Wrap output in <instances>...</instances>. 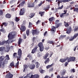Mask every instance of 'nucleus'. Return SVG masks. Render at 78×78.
<instances>
[{"label": "nucleus", "instance_id": "5701e85b", "mask_svg": "<svg viewBox=\"0 0 78 78\" xmlns=\"http://www.w3.org/2000/svg\"><path fill=\"white\" fill-rule=\"evenodd\" d=\"M36 68H37L39 67L40 64H39L38 62H37L36 63Z\"/></svg>", "mask_w": 78, "mask_h": 78}, {"label": "nucleus", "instance_id": "9d476101", "mask_svg": "<svg viewBox=\"0 0 78 78\" xmlns=\"http://www.w3.org/2000/svg\"><path fill=\"white\" fill-rule=\"evenodd\" d=\"M29 68H30V69H31V70L34 69L35 68V65L34 64H32L30 65Z\"/></svg>", "mask_w": 78, "mask_h": 78}, {"label": "nucleus", "instance_id": "a878e982", "mask_svg": "<svg viewBox=\"0 0 78 78\" xmlns=\"http://www.w3.org/2000/svg\"><path fill=\"white\" fill-rule=\"evenodd\" d=\"M5 49V48L4 47H0V51H3Z\"/></svg>", "mask_w": 78, "mask_h": 78}, {"label": "nucleus", "instance_id": "c85d7f7f", "mask_svg": "<svg viewBox=\"0 0 78 78\" xmlns=\"http://www.w3.org/2000/svg\"><path fill=\"white\" fill-rule=\"evenodd\" d=\"M63 2V0L58 1V5L59 6V4H60V3H62Z\"/></svg>", "mask_w": 78, "mask_h": 78}, {"label": "nucleus", "instance_id": "ea45409f", "mask_svg": "<svg viewBox=\"0 0 78 78\" xmlns=\"http://www.w3.org/2000/svg\"><path fill=\"white\" fill-rule=\"evenodd\" d=\"M54 42L53 41H49L48 42V44H53V43Z\"/></svg>", "mask_w": 78, "mask_h": 78}, {"label": "nucleus", "instance_id": "f03ea898", "mask_svg": "<svg viewBox=\"0 0 78 78\" xmlns=\"http://www.w3.org/2000/svg\"><path fill=\"white\" fill-rule=\"evenodd\" d=\"M38 46L40 48V51H43L44 48V46H43V44H42V43H40L38 44Z\"/></svg>", "mask_w": 78, "mask_h": 78}, {"label": "nucleus", "instance_id": "de8ad7c7", "mask_svg": "<svg viewBox=\"0 0 78 78\" xmlns=\"http://www.w3.org/2000/svg\"><path fill=\"white\" fill-rule=\"evenodd\" d=\"M63 5H62L61 7H59L58 8V9H62V8H63Z\"/></svg>", "mask_w": 78, "mask_h": 78}, {"label": "nucleus", "instance_id": "052dcab7", "mask_svg": "<svg viewBox=\"0 0 78 78\" xmlns=\"http://www.w3.org/2000/svg\"><path fill=\"white\" fill-rule=\"evenodd\" d=\"M5 51L6 52H8V51H9V48H7V49L5 50Z\"/></svg>", "mask_w": 78, "mask_h": 78}, {"label": "nucleus", "instance_id": "6e6552de", "mask_svg": "<svg viewBox=\"0 0 78 78\" xmlns=\"http://www.w3.org/2000/svg\"><path fill=\"white\" fill-rule=\"evenodd\" d=\"M1 67H2V69H3V68L5 67V65L2 61H0V68Z\"/></svg>", "mask_w": 78, "mask_h": 78}, {"label": "nucleus", "instance_id": "b1692460", "mask_svg": "<svg viewBox=\"0 0 78 78\" xmlns=\"http://www.w3.org/2000/svg\"><path fill=\"white\" fill-rule=\"evenodd\" d=\"M5 58V57L4 56H2L1 57H0V61H2V60L4 59Z\"/></svg>", "mask_w": 78, "mask_h": 78}, {"label": "nucleus", "instance_id": "a18cd8bd", "mask_svg": "<svg viewBox=\"0 0 78 78\" xmlns=\"http://www.w3.org/2000/svg\"><path fill=\"white\" fill-rule=\"evenodd\" d=\"M33 25V24L31 22H29V27H31Z\"/></svg>", "mask_w": 78, "mask_h": 78}, {"label": "nucleus", "instance_id": "49530a36", "mask_svg": "<svg viewBox=\"0 0 78 78\" xmlns=\"http://www.w3.org/2000/svg\"><path fill=\"white\" fill-rule=\"evenodd\" d=\"M3 14V11L2 10H0V16H1Z\"/></svg>", "mask_w": 78, "mask_h": 78}, {"label": "nucleus", "instance_id": "423d86ee", "mask_svg": "<svg viewBox=\"0 0 78 78\" xmlns=\"http://www.w3.org/2000/svg\"><path fill=\"white\" fill-rule=\"evenodd\" d=\"M58 28V27H55L54 26H52V28L51 30V31L52 32V33H54L56 32V28Z\"/></svg>", "mask_w": 78, "mask_h": 78}, {"label": "nucleus", "instance_id": "4d7b16f0", "mask_svg": "<svg viewBox=\"0 0 78 78\" xmlns=\"http://www.w3.org/2000/svg\"><path fill=\"white\" fill-rule=\"evenodd\" d=\"M50 8V5H48V9H46L45 10V11H47V10H48V9Z\"/></svg>", "mask_w": 78, "mask_h": 78}, {"label": "nucleus", "instance_id": "4be33fe9", "mask_svg": "<svg viewBox=\"0 0 78 78\" xmlns=\"http://www.w3.org/2000/svg\"><path fill=\"white\" fill-rule=\"evenodd\" d=\"M66 59H67H67H68V62H70V61H72L71 57L69 58L68 57H66Z\"/></svg>", "mask_w": 78, "mask_h": 78}, {"label": "nucleus", "instance_id": "2f4dec72", "mask_svg": "<svg viewBox=\"0 0 78 78\" xmlns=\"http://www.w3.org/2000/svg\"><path fill=\"white\" fill-rule=\"evenodd\" d=\"M71 61H74V60H75V57H71Z\"/></svg>", "mask_w": 78, "mask_h": 78}, {"label": "nucleus", "instance_id": "09e8293b", "mask_svg": "<svg viewBox=\"0 0 78 78\" xmlns=\"http://www.w3.org/2000/svg\"><path fill=\"white\" fill-rule=\"evenodd\" d=\"M69 63L67 62H65V66H67V65H68V64Z\"/></svg>", "mask_w": 78, "mask_h": 78}, {"label": "nucleus", "instance_id": "e2e57ef3", "mask_svg": "<svg viewBox=\"0 0 78 78\" xmlns=\"http://www.w3.org/2000/svg\"><path fill=\"white\" fill-rule=\"evenodd\" d=\"M47 31H46L44 34V36H45V35H46V34H47Z\"/></svg>", "mask_w": 78, "mask_h": 78}, {"label": "nucleus", "instance_id": "c9c22d12", "mask_svg": "<svg viewBox=\"0 0 78 78\" xmlns=\"http://www.w3.org/2000/svg\"><path fill=\"white\" fill-rule=\"evenodd\" d=\"M10 66L11 67H13V66H14V62H12L10 64Z\"/></svg>", "mask_w": 78, "mask_h": 78}, {"label": "nucleus", "instance_id": "f8f14e48", "mask_svg": "<svg viewBox=\"0 0 78 78\" xmlns=\"http://www.w3.org/2000/svg\"><path fill=\"white\" fill-rule=\"evenodd\" d=\"M67 61V59L66 58H62L60 59L59 61L60 62H66Z\"/></svg>", "mask_w": 78, "mask_h": 78}, {"label": "nucleus", "instance_id": "20e7f679", "mask_svg": "<svg viewBox=\"0 0 78 78\" xmlns=\"http://www.w3.org/2000/svg\"><path fill=\"white\" fill-rule=\"evenodd\" d=\"M25 14V9L23 8L21 9L20 11V16H22V15H24Z\"/></svg>", "mask_w": 78, "mask_h": 78}, {"label": "nucleus", "instance_id": "680f3d73", "mask_svg": "<svg viewBox=\"0 0 78 78\" xmlns=\"http://www.w3.org/2000/svg\"><path fill=\"white\" fill-rule=\"evenodd\" d=\"M52 55H53V53L51 52V53L50 54H49L50 57H51V56H52Z\"/></svg>", "mask_w": 78, "mask_h": 78}, {"label": "nucleus", "instance_id": "a19ab883", "mask_svg": "<svg viewBox=\"0 0 78 78\" xmlns=\"http://www.w3.org/2000/svg\"><path fill=\"white\" fill-rule=\"evenodd\" d=\"M59 20H56L55 21V24H58L59 23Z\"/></svg>", "mask_w": 78, "mask_h": 78}, {"label": "nucleus", "instance_id": "4468645a", "mask_svg": "<svg viewBox=\"0 0 78 78\" xmlns=\"http://www.w3.org/2000/svg\"><path fill=\"white\" fill-rule=\"evenodd\" d=\"M20 30L22 31H25L26 30V27L24 26H23L21 27Z\"/></svg>", "mask_w": 78, "mask_h": 78}, {"label": "nucleus", "instance_id": "0e129e2a", "mask_svg": "<svg viewBox=\"0 0 78 78\" xmlns=\"http://www.w3.org/2000/svg\"><path fill=\"white\" fill-rule=\"evenodd\" d=\"M23 37L24 39H26V38H27V37H26L25 35H24L23 36Z\"/></svg>", "mask_w": 78, "mask_h": 78}, {"label": "nucleus", "instance_id": "c03bdc74", "mask_svg": "<svg viewBox=\"0 0 78 78\" xmlns=\"http://www.w3.org/2000/svg\"><path fill=\"white\" fill-rule=\"evenodd\" d=\"M74 11H76V12H78V8H76L74 10Z\"/></svg>", "mask_w": 78, "mask_h": 78}, {"label": "nucleus", "instance_id": "864d4df0", "mask_svg": "<svg viewBox=\"0 0 78 78\" xmlns=\"http://www.w3.org/2000/svg\"><path fill=\"white\" fill-rule=\"evenodd\" d=\"M65 25L66 27H69V24H68V23H66V24H65Z\"/></svg>", "mask_w": 78, "mask_h": 78}, {"label": "nucleus", "instance_id": "3c124183", "mask_svg": "<svg viewBox=\"0 0 78 78\" xmlns=\"http://www.w3.org/2000/svg\"><path fill=\"white\" fill-rule=\"evenodd\" d=\"M66 35H61L60 37L61 38H63V37H66Z\"/></svg>", "mask_w": 78, "mask_h": 78}, {"label": "nucleus", "instance_id": "a211bd4d", "mask_svg": "<svg viewBox=\"0 0 78 78\" xmlns=\"http://www.w3.org/2000/svg\"><path fill=\"white\" fill-rule=\"evenodd\" d=\"M34 13H31L30 14L29 16V19H31V18H32L33 17H34Z\"/></svg>", "mask_w": 78, "mask_h": 78}, {"label": "nucleus", "instance_id": "f257e3e1", "mask_svg": "<svg viewBox=\"0 0 78 78\" xmlns=\"http://www.w3.org/2000/svg\"><path fill=\"white\" fill-rule=\"evenodd\" d=\"M15 34H16V32L14 31L10 32L8 35V37L9 40L7 41H2V42H1V45H3L4 43L9 44V43H11V42L12 43V41H10L9 40L14 39L15 36Z\"/></svg>", "mask_w": 78, "mask_h": 78}, {"label": "nucleus", "instance_id": "7ed1b4c3", "mask_svg": "<svg viewBox=\"0 0 78 78\" xmlns=\"http://www.w3.org/2000/svg\"><path fill=\"white\" fill-rule=\"evenodd\" d=\"M18 55H19L20 56L18 58V57H17V61H18V60H20V56L22 55V50H21V49H20L18 50Z\"/></svg>", "mask_w": 78, "mask_h": 78}, {"label": "nucleus", "instance_id": "dca6fc26", "mask_svg": "<svg viewBox=\"0 0 78 78\" xmlns=\"http://www.w3.org/2000/svg\"><path fill=\"white\" fill-rule=\"evenodd\" d=\"M49 55L48 53H46L45 56H43V59H46L47 58L48 56Z\"/></svg>", "mask_w": 78, "mask_h": 78}, {"label": "nucleus", "instance_id": "393cba45", "mask_svg": "<svg viewBox=\"0 0 78 78\" xmlns=\"http://www.w3.org/2000/svg\"><path fill=\"white\" fill-rule=\"evenodd\" d=\"M5 17H6V18L9 19V18H11V15H10L9 14H7L6 15Z\"/></svg>", "mask_w": 78, "mask_h": 78}, {"label": "nucleus", "instance_id": "412c9836", "mask_svg": "<svg viewBox=\"0 0 78 78\" xmlns=\"http://www.w3.org/2000/svg\"><path fill=\"white\" fill-rule=\"evenodd\" d=\"M44 13H45V12H39V14L41 15V17H42L43 15H44Z\"/></svg>", "mask_w": 78, "mask_h": 78}, {"label": "nucleus", "instance_id": "774afa93", "mask_svg": "<svg viewBox=\"0 0 78 78\" xmlns=\"http://www.w3.org/2000/svg\"><path fill=\"white\" fill-rule=\"evenodd\" d=\"M57 78H61V76H59V75L57 76Z\"/></svg>", "mask_w": 78, "mask_h": 78}, {"label": "nucleus", "instance_id": "9b49d317", "mask_svg": "<svg viewBox=\"0 0 78 78\" xmlns=\"http://www.w3.org/2000/svg\"><path fill=\"white\" fill-rule=\"evenodd\" d=\"M71 30H72V28L71 27H69L68 30L66 31V33L69 34L71 32Z\"/></svg>", "mask_w": 78, "mask_h": 78}, {"label": "nucleus", "instance_id": "79ce46f5", "mask_svg": "<svg viewBox=\"0 0 78 78\" xmlns=\"http://www.w3.org/2000/svg\"><path fill=\"white\" fill-rule=\"evenodd\" d=\"M78 30V27H76L74 29V31H77Z\"/></svg>", "mask_w": 78, "mask_h": 78}, {"label": "nucleus", "instance_id": "39448f33", "mask_svg": "<svg viewBox=\"0 0 78 78\" xmlns=\"http://www.w3.org/2000/svg\"><path fill=\"white\" fill-rule=\"evenodd\" d=\"M38 33H39V31H37V30H33L32 34L33 36L35 34H37Z\"/></svg>", "mask_w": 78, "mask_h": 78}, {"label": "nucleus", "instance_id": "7c9ffc66", "mask_svg": "<svg viewBox=\"0 0 78 78\" xmlns=\"http://www.w3.org/2000/svg\"><path fill=\"white\" fill-rule=\"evenodd\" d=\"M27 57L28 58L29 57V59L30 60H32L33 59L32 58V57H31V55H28L27 56Z\"/></svg>", "mask_w": 78, "mask_h": 78}, {"label": "nucleus", "instance_id": "aec40b11", "mask_svg": "<svg viewBox=\"0 0 78 78\" xmlns=\"http://www.w3.org/2000/svg\"><path fill=\"white\" fill-rule=\"evenodd\" d=\"M53 66V64H52L51 65H48L46 66V68L48 69H50V68L52 67Z\"/></svg>", "mask_w": 78, "mask_h": 78}, {"label": "nucleus", "instance_id": "4c0bfd02", "mask_svg": "<svg viewBox=\"0 0 78 78\" xmlns=\"http://www.w3.org/2000/svg\"><path fill=\"white\" fill-rule=\"evenodd\" d=\"M15 20L16 22H18L20 20V19L17 17H16Z\"/></svg>", "mask_w": 78, "mask_h": 78}, {"label": "nucleus", "instance_id": "bb28decb", "mask_svg": "<svg viewBox=\"0 0 78 78\" xmlns=\"http://www.w3.org/2000/svg\"><path fill=\"white\" fill-rule=\"evenodd\" d=\"M23 68H24V69H23V72H25V70H26V69H27V65H24Z\"/></svg>", "mask_w": 78, "mask_h": 78}, {"label": "nucleus", "instance_id": "e433bc0d", "mask_svg": "<svg viewBox=\"0 0 78 78\" xmlns=\"http://www.w3.org/2000/svg\"><path fill=\"white\" fill-rule=\"evenodd\" d=\"M25 3V1L23 2L22 3H21L20 4V6H23V4Z\"/></svg>", "mask_w": 78, "mask_h": 78}, {"label": "nucleus", "instance_id": "1a4fd4ad", "mask_svg": "<svg viewBox=\"0 0 78 78\" xmlns=\"http://www.w3.org/2000/svg\"><path fill=\"white\" fill-rule=\"evenodd\" d=\"M28 7L31 8V7H34V4L33 3H28Z\"/></svg>", "mask_w": 78, "mask_h": 78}, {"label": "nucleus", "instance_id": "58836bf2", "mask_svg": "<svg viewBox=\"0 0 78 78\" xmlns=\"http://www.w3.org/2000/svg\"><path fill=\"white\" fill-rule=\"evenodd\" d=\"M2 24L3 25L5 26V27H6V26L8 25V24L7 23H2Z\"/></svg>", "mask_w": 78, "mask_h": 78}, {"label": "nucleus", "instance_id": "f3484780", "mask_svg": "<svg viewBox=\"0 0 78 78\" xmlns=\"http://www.w3.org/2000/svg\"><path fill=\"white\" fill-rule=\"evenodd\" d=\"M3 62L4 64H6L8 62V59H5Z\"/></svg>", "mask_w": 78, "mask_h": 78}, {"label": "nucleus", "instance_id": "72a5a7b5", "mask_svg": "<svg viewBox=\"0 0 78 78\" xmlns=\"http://www.w3.org/2000/svg\"><path fill=\"white\" fill-rule=\"evenodd\" d=\"M30 33V30H27L26 31V34L27 35V36L29 35V33Z\"/></svg>", "mask_w": 78, "mask_h": 78}, {"label": "nucleus", "instance_id": "473e14b6", "mask_svg": "<svg viewBox=\"0 0 78 78\" xmlns=\"http://www.w3.org/2000/svg\"><path fill=\"white\" fill-rule=\"evenodd\" d=\"M5 31V30L4 28H2L1 29H0V31L1 32H3V33H4Z\"/></svg>", "mask_w": 78, "mask_h": 78}, {"label": "nucleus", "instance_id": "6ab92c4d", "mask_svg": "<svg viewBox=\"0 0 78 78\" xmlns=\"http://www.w3.org/2000/svg\"><path fill=\"white\" fill-rule=\"evenodd\" d=\"M66 12H67V10H66V12L65 13H62L60 15V17H63L64 16V14H66Z\"/></svg>", "mask_w": 78, "mask_h": 78}, {"label": "nucleus", "instance_id": "69168bd1", "mask_svg": "<svg viewBox=\"0 0 78 78\" xmlns=\"http://www.w3.org/2000/svg\"><path fill=\"white\" fill-rule=\"evenodd\" d=\"M19 61H18L17 63H16V66H19Z\"/></svg>", "mask_w": 78, "mask_h": 78}, {"label": "nucleus", "instance_id": "37998d69", "mask_svg": "<svg viewBox=\"0 0 78 78\" xmlns=\"http://www.w3.org/2000/svg\"><path fill=\"white\" fill-rule=\"evenodd\" d=\"M66 71H62V72H61V73L62 75H64V74L66 73Z\"/></svg>", "mask_w": 78, "mask_h": 78}, {"label": "nucleus", "instance_id": "5fc2aeb1", "mask_svg": "<svg viewBox=\"0 0 78 78\" xmlns=\"http://www.w3.org/2000/svg\"><path fill=\"white\" fill-rule=\"evenodd\" d=\"M16 55H17V53H14L13 54V56L14 57H16Z\"/></svg>", "mask_w": 78, "mask_h": 78}, {"label": "nucleus", "instance_id": "cd10ccee", "mask_svg": "<svg viewBox=\"0 0 78 78\" xmlns=\"http://www.w3.org/2000/svg\"><path fill=\"white\" fill-rule=\"evenodd\" d=\"M5 59H7L8 60H9V55H7L5 56Z\"/></svg>", "mask_w": 78, "mask_h": 78}, {"label": "nucleus", "instance_id": "6e6d98bb", "mask_svg": "<svg viewBox=\"0 0 78 78\" xmlns=\"http://www.w3.org/2000/svg\"><path fill=\"white\" fill-rule=\"evenodd\" d=\"M40 22H41V21L40 20H38L37 22V23H36L37 25H38V24L39 23H40Z\"/></svg>", "mask_w": 78, "mask_h": 78}, {"label": "nucleus", "instance_id": "0eeeda50", "mask_svg": "<svg viewBox=\"0 0 78 78\" xmlns=\"http://www.w3.org/2000/svg\"><path fill=\"white\" fill-rule=\"evenodd\" d=\"M12 76H13V75L12 74H11L10 73H9V74H7L6 76V78H12Z\"/></svg>", "mask_w": 78, "mask_h": 78}, {"label": "nucleus", "instance_id": "2eb2a0df", "mask_svg": "<svg viewBox=\"0 0 78 78\" xmlns=\"http://www.w3.org/2000/svg\"><path fill=\"white\" fill-rule=\"evenodd\" d=\"M50 61V59L49 58H48L46 59L44 61V63L45 64H47V63H48Z\"/></svg>", "mask_w": 78, "mask_h": 78}, {"label": "nucleus", "instance_id": "603ef678", "mask_svg": "<svg viewBox=\"0 0 78 78\" xmlns=\"http://www.w3.org/2000/svg\"><path fill=\"white\" fill-rule=\"evenodd\" d=\"M78 47V46H77L74 47V51H75V50H76V48Z\"/></svg>", "mask_w": 78, "mask_h": 78}, {"label": "nucleus", "instance_id": "338daca9", "mask_svg": "<svg viewBox=\"0 0 78 78\" xmlns=\"http://www.w3.org/2000/svg\"><path fill=\"white\" fill-rule=\"evenodd\" d=\"M44 78H49V76H46Z\"/></svg>", "mask_w": 78, "mask_h": 78}, {"label": "nucleus", "instance_id": "13d9d810", "mask_svg": "<svg viewBox=\"0 0 78 78\" xmlns=\"http://www.w3.org/2000/svg\"><path fill=\"white\" fill-rule=\"evenodd\" d=\"M49 70L50 71V72H53V69L52 68H51L49 69Z\"/></svg>", "mask_w": 78, "mask_h": 78}, {"label": "nucleus", "instance_id": "ddd939ff", "mask_svg": "<svg viewBox=\"0 0 78 78\" xmlns=\"http://www.w3.org/2000/svg\"><path fill=\"white\" fill-rule=\"evenodd\" d=\"M37 47H35L34 49L32 50L31 53H34L36 51H37Z\"/></svg>", "mask_w": 78, "mask_h": 78}, {"label": "nucleus", "instance_id": "c756f323", "mask_svg": "<svg viewBox=\"0 0 78 78\" xmlns=\"http://www.w3.org/2000/svg\"><path fill=\"white\" fill-rule=\"evenodd\" d=\"M23 40L22 39H20L18 41V44H19V45H20V43H21V42H22Z\"/></svg>", "mask_w": 78, "mask_h": 78}, {"label": "nucleus", "instance_id": "f704fd0d", "mask_svg": "<svg viewBox=\"0 0 78 78\" xmlns=\"http://www.w3.org/2000/svg\"><path fill=\"white\" fill-rule=\"evenodd\" d=\"M53 19H54V17H52V18H49V20L50 22H51V21H52Z\"/></svg>", "mask_w": 78, "mask_h": 78}, {"label": "nucleus", "instance_id": "bf43d9fd", "mask_svg": "<svg viewBox=\"0 0 78 78\" xmlns=\"http://www.w3.org/2000/svg\"><path fill=\"white\" fill-rule=\"evenodd\" d=\"M42 5V2H41V3L39 4L38 5V6H41V5Z\"/></svg>", "mask_w": 78, "mask_h": 78}, {"label": "nucleus", "instance_id": "8fccbe9b", "mask_svg": "<svg viewBox=\"0 0 78 78\" xmlns=\"http://www.w3.org/2000/svg\"><path fill=\"white\" fill-rule=\"evenodd\" d=\"M71 72L74 73V72H75V70L74 69H73L71 70Z\"/></svg>", "mask_w": 78, "mask_h": 78}]
</instances>
